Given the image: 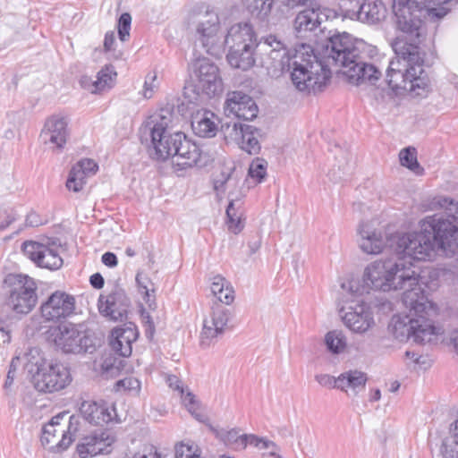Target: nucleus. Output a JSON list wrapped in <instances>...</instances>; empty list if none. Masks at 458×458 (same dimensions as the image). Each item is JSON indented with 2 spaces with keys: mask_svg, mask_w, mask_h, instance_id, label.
<instances>
[{
  "mask_svg": "<svg viewBox=\"0 0 458 458\" xmlns=\"http://www.w3.org/2000/svg\"><path fill=\"white\" fill-rule=\"evenodd\" d=\"M391 250L394 255L368 265L363 274L364 284L360 287L358 282H351L350 290L356 295L369 293V289L382 292L404 290L402 301L409 309V314L392 318L393 334L400 341L412 337L419 344L429 342L438 332L428 317V301L420 285L421 277L414 269L412 260L415 259L408 253Z\"/></svg>",
  "mask_w": 458,
  "mask_h": 458,
  "instance_id": "obj_1",
  "label": "nucleus"
},
{
  "mask_svg": "<svg viewBox=\"0 0 458 458\" xmlns=\"http://www.w3.org/2000/svg\"><path fill=\"white\" fill-rule=\"evenodd\" d=\"M445 212L428 216L420 222V230L410 233H396L384 242L381 234L362 222L358 228L360 247L368 254L380 253L384 246L405 252L416 260L431 259L437 253L445 257L458 254V203L440 197L436 202Z\"/></svg>",
  "mask_w": 458,
  "mask_h": 458,
  "instance_id": "obj_2",
  "label": "nucleus"
},
{
  "mask_svg": "<svg viewBox=\"0 0 458 458\" xmlns=\"http://www.w3.org/2000/svg\"><path fill=\"white\" fill-rule=\"evenodd\" d=\"M258 66L267 73L277 77L284 72H291L295 88L307 94H318L324 90L331 78V71L318 60L310 45L301 44L293 54L273 35L262 38L256 45Z\"/></svg>",
  "mask_w": 458,
  "mask_h": 458,
  "instance_id": "obj_3",
  "label": "nucleus"
},
{
  "mask_svg": "<svg viewBox=\"0 0 458 458\" xmlns=\"http://www.w3.org/2000/svg\"><path fill=\"white\" fill-rule=\"evenodd\" d=\"M395 58L389 62L386 69V82L388 87L399 93L403 89L414 96L425 98L432 90L431 80L424 70L434 63L426 57V53L416 43L397 38L393 43Z\"/></svg>",
  "mask_w": 458,
  "mask_h": 458,
  "instance_id": "obj_4",
  "label": "nucleus"
},
{
  "mask_svg": "<svg viewBox=\"0 0 458 458\" xmlns=\"http://www.w3.org/2000/svg\"><path fill=\"white\" fill-rule=\"evenodd\" d=\"M325 50L327 57L345 70L344 73L351 83L368 82L375 85L381 78V71L369 60L377 54L376 47L362 39H355L347 32H337L327 37Z\"/></svg>",
  "mask_w": 458,
  "mask_h": 458,
  "instance_id": "obj_5",
  "label": "nucleus"
},
{
  "mask_svg": "<svg viewBox=\"0 0 458 458\" xmlns=\"http://www.w3.org/2000/svg\"><path fill=\"white\" fill-rule=\"evenodd\" d=\"M196 21V45L199 44L208 55H220L224 45L231 49L245 44L256 47L259 43L252 26L248 22L232 25L222 41L218 36L220 21L216 13L207 10L204 13L197 15Z\"/></svg>",
  "mask_w": 458,
  "mask_h": 458,
  "instance_id": "obj_6",
  "label": "nucleus"
},
{
  "mask_svg": "<svg viewBox=\"0 0 458 458\" xmlns=\"http://www.w3.org/2000/svg\"><path fill=\"white\" fill-rule=\"evenodd\" d=\"M148 117L140 127L141 144L148 149L149 157L156 160H166L173 155L176 143L184 139V133L169 131L172 114L168 111Z\"/></svg>",
  "mask_w": 458,
  "mask_h": 458,
  "instance_id": "obj_7",
  "label": "nucleus"
},
{
  "mask_svg": "<svg viewBox=\"0 0 458 458\" xmlns=\"http://www.w3.org/2000/svg\"><path fill=\"white\" fill-rule=\"evenodd\" d=\"M392 7L396 29L418 46L425 33L426 18L437 21L446 15L445 9H431L417 0H393Z\"/></svg>",
  "mask_w": 458,
  "mask_h": 458,
  "instance_id": "obj_8",
  "label": "nucleus"
},
{
  "mask_svg": "<svg viewBox=\"0 0 458 458\" xmlns=\"http://www.w3.org/2000/svg\"><path fill=\"white\" fill-rule=\"evenodd\" d=\"M4 284L7 286L3 309L13 317L29 314L38 301L37 284L33 278L24 275H9Z\"/></svg>",
  "mask_w": 458,
  "mask_h": 458,
  "instance_id": "obj_9",
  "label": "nucleus"
},
{
  "mask_svg": "<svg viewBox=\"0 0 458 458\" xmlns=\"http://www.w3.org/2000/svg\"><path fill=\"white\" fill-rule=\"evenodd\" d=\"M55 344L65 353H92L97 347V338L83 325H61Z\"/></svg>",
  "mask_w": 458,
  "mask_h": 458,
  "instance_id": "obj_10",
  "label": "nucleus"
},
{
  "mask_svg": "<svg viewBox=\"0 0 458 458\" xmlns=\"http://www.w3.org/2000/svg\"><path fill=\"white\" fill-rule=\"evenodd\" d=\"M191 70L196 81L193 91L197 95L204 94L212 98L223 91V81L219 68L208 58H197L191 64Z\"/></svg>",
  "mask_w": 458,
  "mask_h": 458,
  "instance_id": "obj_11",
  "label": "nucleus"
},
{
  "mask_svg": "<svg viewBox=\"0 0 458 458\" xmlns=\"http://www.w3.org/2000/svg\"><path fill=\"white\" fill-rule=\"evenodd\" d=\"M60 246L59 239L47 238L41 242H24L21 245V250L38 267L55 270L60 268L63 265V259L58 251Z\"/></svg>",
  "mask_w": 458,
  "mask_h": 458,
  "instance_id": "obj_12",
  "label": "nucleus"
},
{
  "mask_svg": "<svg viewBox=\"0 0 458 458\" xmlns=\"http://www.w3.org/2000/svg\"><path fill=\"white\" fill-rule=\"evenodd\" d=\"M71 382L69 369L59 362H43L33 376L35 388L39 392L53 393L64 389Z\"/></svg>",
  "mask_w": 458,
  "mask_h": 458,
  "instance_id": "obj_13",
  "label": "nucleus"
},
{
  "mask_svg": "<svg viewBox=\"0 0 458 458\" xmlns=\"http://www.w3.org/2000/svg\"><path fill=\"white\" fill-rule=\"evenodd\" d=\"M233 316L231 309L214 302L211 306L209 316L203 320L200 345L204 348L208 347L214 339L223 335L229 328V322Z\"/></svg>",
  "mask_w": 458,
  "mask_h": 458,
  "instance_id": "obj_14",
  "label": "nucleus"
},
{
  "mask_svg": "<svg viewBox=\"0 0 458 458\" xmlns=\"http://www.w3.org/2000/svg\"><path fill=\"white\" fill-rule=\"evenodd\" d=\"M344 16L368 24H377L386 16V8L381 0H354L345 4Z\"/></svg>",
  "mask_w": 458,
  "mask_h": 458,
  "instance_id": "obj_15",
  "label": "nucleus"
},
{
  "mask_svg": "<svg viewBox=\"0 0 458 458\" xmlns=\"http://www.w3.org/2000/svg\"><path fill=\"white\" fill-rule=\"evenodd\" d=\"M75 298L62 291L53 293L40 306L42 317L47 321H59L72 315Z\"/></svg>",
  "mask_w": 458,
  "mask_h": 458,
  "instance_id": "obj_16",
  "label": "nucleus"
},
{
  "mask_svg": "<svg viewBox=\"0 0 458 458\" xmlns=\"http://www.w3.org/2000/svg\"><path fill=\"white\" fill-rule=\"evenodd\" d=\"M131 305L123 289L114 287L106 296L100 295L98 299V310L101 315L113 321H123L127 318L128 309Z\"/></svg>",
  "mask_w": 458,
  "mask_h": 458,
  "instance_id": "obj_17",
  "label": "nucleus"
},
{
  "mask_svg": "<svg viewBox=\"0 0 458 458\" xmlns=\"http://www.w3.org/2000/svg\"><path fill=\"white\" fill-rule=\"evenodd\" d=\"M224 109L226 116L233 115L245 121L256 118L259 113L253 98L242 91L228 92Z\"/></svg>",
  "mask_w": 458,
  "mask_h": 458,
  "instance_id": "obj_18",
  "label": "nucleus"
},
{
  "mask_svg": "<svg viewBox=\"0 0 458 458\" xmlns=\"http://www.w3.org/2000/svg\"><path fill=\"white\" fill-rule=\"evenodd\" d=\"M343 320L350 330L357 334H364L375 326L373 312L363 301L354 307H351Z\"/></svg>",
  "mask_w": 458,
  "mask_h": 458,
  "instance_id": "obj_19",
  "label": "nucleus"
},
{
  "mask_svg": "<svg viewBox=\"0 0 458 458\" xmlns=\"http://www.w3.org/2000/svg\"><path fill=\"white\" fill-rule=\"evenodd\" d=\"M44 144H52L62 149L67 140V123L64 118L56 115L49 117L40 133Z\"/></svg>",
  "mask_w": 458,
  "mask_h": 458,
  "instance_id": "obj_20",
  "label": "nucleus"
},
{
  "mask_svg": "<svg viewBox=\"0 0 458 458\" xmlns=\"http://www.w3.org/2000/svg\"><path fill=\"white\" fill-rule=\"evenodd\" d=\"M138 336L137 327L132 323L125 327L115 328L112 331L111 347L120 356L129 357L132 352L131 344L137 340Z\"/></svg>",
  "mask_w": 458,
  "mask_h": 458,
  "instance_id": "obj_21",
  "label": "nucleus"
},
{
  "mask_svg": "<svg viewBox=\"0 0 458 458\" xmlns=\"http://www.w3.org/2000/svg\"><path fill=\"white\" fill-rule=\"evenodd\" d=\"M226 59L232 67L248 71L258 65L257 47L245 44L240 47L228 49Z\"/></svg>",
  "mask_w": 458,
  "mask_h": 458,
  "instance_id": "obj_22",
  "label": "nucleus"
},
{
  "mask_svg": "<svg viewBox=\"0 0 458 458\" xmlns=\"http://www.w3.org/2000/svg\"><path fill=\"white\" fill-rule=\"evenodd\" d=\"M191 128L200 138H213L218 131V117L209 110H200L191 117Z\"/></svg>",
  "mask_w": 458,
  "mask_h": 458,
  "instance_id": "obj_23",
  "label": "nucleus"
},
{
  "mask_svg": "<svg viewBox=\"0 0 458 458\" xmlns=\"http://www.w3.org/2000/svg\"><path fill=\"white\" fill-rule=\"evenodd\" d=\"M112 441L113 439L106 432L94 434L84 437L83 442L78 445L77 451L81 458L108 454L110 452L108 447L111 445Z\"/></svg>",
  "mask_w": 458,
  "mask_h": 458,
  "instance_id": "obj_24",
  "label": "nucleus"
},
{
  "mask_svg": "<svg viewBox=\"0 0 458 458\" xmlns=\"http://www.w3.org/2000/svg\"><path fill=\"white\" fill-rule=\"evenodd\" d=\"M200 148L199 146L188 140L184 135V139H181L180 143H176L173 150L172 157L177 158V165L182 167L198 165L200 158Z\"/></svg>",
  "mask_w": 458,
  "mask_h": 458,
  "instance_id": "obj_25",
  "label": "nucleus"
},
{
  "mask_svg": "<svg viewBox=\"0 0 458 458\" xmlns=\"http://www.w3.org/2000/svg\"><path fill=\"white\" fill-rule=\"evenodd\" d=\"M80 411L88 422L96 426L112 420V415L108 409L103 405H98L96 402H83Z\"/></svg>",
  "mask_w": 458,
  "mask_h": 458,
  "instance_id": "obj_26",
  "label": "nucleus"
},
{
  "mask_svg": "<svg viewBox=\"0 0 458 458\" xmlns=\"http://www.w3.org/2000/svg\"><path fill=\"white\" fill-rule=\"evenodd\" d=\"M367 380L366 373L356 369L349 370L338 376L339 389L347 393V388H350L352 393L356 395L365 388Z\"/></svg>",
  "mask_w": 458,
  "mask_h": 458,
  "instance_id": "obj_27",
  "label": "nucleus"
},
{
  "mask_svg": "<svg viewBox=\"0 0 458 458\" xmlns=\"http://www.w3.org/2000/svg\"><path fill=\"white\" fill-rule=\"evenodd\" d=\"M317 22L318 16L312 7L300 12L293 21V28L297 37L303 38L307 32L315 30L317 29Z\"/></svg>",
  "mask_w": 458,
  "mask_h": 458,
  "instance_id": "obj_28",
  "label": "nucleus"
},
{
  "mask_svg": "<svg viewBox=\"0 0 458 458\" xmlns=\"http://www.w3.org/2000/svg\"><path fill=\"white\" fill-rule=\"evenodd\" d=\"M241 134V148L249 154H258L260 150V144L257 136L259 134V130L249 124H239Z\"/></svg>",
  "mask_w": 458,
  "mask_h": 458,
  "instance_id": "obj_29",
  "label": "nucleus"
},
{
  "mask_svg": "<svg viewBox=\"0 0 458 458\" xmlns=\"http://www.w3.org/2000/svg\"><path fill=\"white\" fill-rule=\"evenodd\" d=\"M229 199L230 201L226 208L227 226L232 233L237 234L244 227V223L238 214L242 202L241 199L233 198L232 193L229 194Z\"/></svg>",
  "mask_w": 458,
  "mask_h": 458,
  "instance_id": "obj_30",
  "label": "nucleus"
},
{
  "mask_svg": "<svg viewBox=\"0 0 458 458\" xmlns=\"http://www.w3.org/2000/svg\"><path fill=\"white\" fill-rule=\"evenodd\" d=\"M274 0H243V5L252 18L265 21L271 12Z\"/></svg>",
  "mask_w": 458,
  "mask_h": 458,
  "instance_id": "obj_31",
  "label": "nucleus"
},
{
  "mask_svg": "<svg viewBox=\"0 0 458 458\" xmlns=\"http://www.w3.org/2000/svg\"><path fill=\"white\" fill-rule=\"evenodd\" d=\"M443 458H458V420L450 426V434L442 443Z\"/></svg>",
  "mask_w": 458,
  "mask_h": 458,
  "instance_id": "obj_32",
  "label": "nucleus"
},
{
  "mask_svg": "<svg viewBox=\"0 0 458 458\" xmlns=\"http://www.w3.org/2000/svg\"><path fill=\"white\" fill-rule=\"evenodd\" d=\"M98 164L90 158H82L78 161L70 170L72 176L86 181V178L96 174L98 171Z\"/></svg>",
  "mask_w": 458,
  "mask_h": 458,
  "instance_id": "obj_33",
  "label": "nucleus"
},
{
  "mask_svg": "<svg viewBox=\"0 0 458 458\" xmlns=\"http://www.w3.org/2000/svg\"><path fill=\"white\" fill-rule=\"evenodd\" d=\"M399 158L403 166L407 167L417 175L423 174L424 169L418 162L417 151L415 148L408 147L402 149L399 154Z\"/></svg>",
  "mask_w": 458,
  "mask_h": 458,
  "instance_id": "obj_34",
  "label": "nucleus"
},
{
  "mask_svg": "<svg viewBox=\"0 0 458 458\" xmlns=\"http://www.w3.org/2000/svg\"><path fill=\"white\" fill-rule=\"evenodd\" d=\"M325 344L327 350L334 354L342 352L347 344L346 338L340 330L329 331L325 336Z\"/></svg>",
  "mask_w": 458,
  "mask_h": 458,
  "instance_id": "obj_35",
  "label": "nucleus"
},
{
  "mask_svg": "<svg viewBox=\"0 0 458 458\" xmlns=\"http://www.w3.org/2000/svg\"><path fill=\"white\" fill-rule=\"evenodd\" d=\"M216 437L225 445L232 447L233 449L242 450V448H240V440L242 439V435H239V431L237 429H218L216 430Z\"/></svg>",
  "mask_w": 458,
  "mask_h": 458,
  "instance_id": "obj_36",
  "label": "nucleus"
},
{
  "mask_svg": "<svg viewBox=\"0 0 458 458\" xmlns=\"http://www.w3.org/2000/svg\"><path fill=\"white\" fill-rule=\"evenodd\" d=\"M116 76L112 65H106L98 72L97 81L93 82L95 92L102 90L106 86L110 87L113 78Z\"/></svg>",
  "mask_w": 458,
  "mask_h": 458,
  "instance_id": "obj_37",
  "label": "nucleus"
},
{
  "mask_svg": "<svg viewBox=\"0 0 458 458\" xmlns=\"http://www.w3.org/2000/svg\"><path fill=\"white\" fill-rule=\"evenodd\" d=\"M267 162L262 158H256L251 162L249 167L248 174L261 182L267 175Z\"/></svg>",
  "mask_w": 458,
  "mask_h": 458,
  "instance_id": "obj_38",
  "label": "nucleus"
},
{
  "mask_svg": "<svg viewBox=\"0 0 458 458\" xmlns=\"http://www.w3.org/2000/svg\"><path fill=\"white\" fill-rule=\"evenodd\" d=\"M183 403L188 411L198 420L201 421L203 415L199 411L200 404L196 396L191 392H187L182 395Z\"/></svg>",
  "mask_w": 458,
  "mask_h": 458,
  "instance_id": "obj_39",
  "label": "nucleus"
},
{
  "mask_svg": "<svg viewBox=\"0 0 458 458\" xmlns=\"http://www.w3.org/2000/svg\"><path fill=\"white\" fill-rule=\"evenodd\" d=\"M131 23V14L129 13H122L117 24L118 37L121 41H126L128 39L130 36Z\"/></svg>",
  "mask_w": 458,
  "mask_h": 458,
  "instance_id": "obj_40",
  "label": "nucleus"
},
{
  "mask_svg": "<svg viewBox=\"0 0 458 458\" xmlns=\"http://www.w3.org/2000/svg\"><path fill=\"white\" fill-rule=\"evenodd\" d=\"M136 282L138 284V287L140 289V292L145 295V301L147 303H148L149 307L151 306L150 302V293L149 292L152 291L154 293V289H149L148 284H152L150 280L141 273H138L136 276Z\"/></svg>",
  "mask_w": 458,
  "mask_h": 458,
  "instance_id": "obj_41",
  "label": "nucleus"
},
{
  "mask_svg": "<svg viewBox=\"0 0 458 458\" xmlns=\"http://www.w3.org/2000/svg\"><path fill=\"white\" fill-rule=\"evenodd\" d=\"M217 303L230 305L234 301V291L233 286L228 284L215 297Z\"/></svg>",
  "mask_w": 458,
  "mask_h": 458,
  "instance_id": "obj_42",
  "label": "nucleus"
},
{
  "mask_svg": "<svg viewBox=\"0 0 458 458\" xmlns=\"http://www.w3.org/2000/svg\"><path fill=\"white\" fill-rule=\"evenodd\" d=\"M349 173V165L348 163H344L343 165H338L337 169L335 167L332 168L329 173L328 176L331 181L334 182H341L342 180H344L345 175H347Z\"/></svg>",
  "mask_w": 458,
  "mask_h": 458,
  "instance_id": "obj_43",
  "label": "nucleus"
},
{
  "mask_svg": "<svg viewBox=\"0 0 458 458\" xmlns=\"http://www.w3.org/2000/svg\"><path fill=\"white\" fill-rule=\"evenodd\" d=\"M233 169L221 171L220 174L214 179V188L216 191H223L225 185L232 179Z\"/></svg>",
  "mask_w": 458,
  "mask_h": 458,
  "instance_id": "obj_44",
  "label": "nucleus"
},
{
  "mask_svg": "<svg viewBox=\"0 0 458 458\" xmlns=\"http://www.w3.org/2000/svg\"><path fill=\"white\" fill-rule=\"evenodd\" d=\"M315 379L322 386L339 389L340 382L338 381V377H335L328 374H318L315 376Z\"/></svg>",
  "mask_w": 458,
  "mask_h": 458,
  "instance_id": "obj_45",
  "label": "nucleus"
},
{
  "mask_svg": "<svg viewBox=\"0 0 458 458\" xmlns=\"http://www.w3.org/2000/svg\"><path fill=\"white\" fill-rule=\"evenodd\" d=\"M14 220L15 213L13 208L0 209V230L6 228Z\"/></svg>",
  "mask_w": 458,
  "mask_h": 458,
  "instance_id": "obj_46",
  "label": "nucleus"
},
{
  "mask_svg": "<svg viewBox=\"0 0 458 458\" xmlns=\"http://www.w3.org/2000/svg\"><path fill=\"white\" fill-rule=\"evenodd\" d=\"M4 312H6V310H4L2 308V310L0 312V332L4 333L6 336V339L4 340V342H9L10 341V335H9V333H10V325H11V322H10V319H11V315L9 314H4Z\"/></svg>",
  "mask_w": 458,
  "mask_h": 458,
  "instance_id": "obj_47",
  "label": "nucleus"
},
{
  "mask_svg": "<svg viewBox=\"0 0 458 458\" xmlns=\"http://www.w3.org/2000/svg\"><path fill=\"white\" fill-rule=\"evenodd\" d=\"M19 363H20V359L18 357L12 359L10 365H9L6 380L4 385V389H8L13 385Z\"/></svg>",
  "mask_w": 458,
  "mask_h": 458,
  "instance_id": "obj_48",
  "label": "nucleus"
},
{
  "mask_svg": "<svg viewBox=\"0 0 458 458\" xmlns=\"http://www.w3.org/2000/svg\"><path fill=\"white\" fill-rule=\"evenodd\" d=\"M453 0H421L420 3L423 6H427L431 9H445L446 14L450 12V3Z\"/></svg>",
  "mask_w": 458,
  "mask_h": 458,
  "instance_id": "obj_49",
  "label": "nucleus"
},
{
  "mask_svg": "<svg viewBox=\"0 0 458 458\" xmlns=\"http://www.w3.org/2000/svg\"><path fill=\"white\" fill-rule=\"evenodd\" d=\"M116 386L119 389L123 387L125 390H139L140 383L138 379L133 377H125L116 382Z\"/></svg>",
  "mask_w": 458,
  "mask_h": 458,
  "instance_id": "obj_50",
  "label": "nucleus"
},
{
  "mask_svg": "<svg viewBox=\"0 0 458 458\" xmlns=\"http://www.w3.org/2000/svg\"><path fill=\"white\" fill-rule=\"evenodd\" d=\"M312 9L315 11L316 15L318 16L317 28L321 25L324 21H327L329 17H331L333 11L328 8H323L318 4H312Z\"/></svg>",
  "mask_w": 458,
  "mask_h": 458,
  "instance_id": "obj_51",
  "label": "nucleus"
},
{
  "mask_svg": "<svg viewBox=\"0 0 458 458\" xmlns=\"http://www.w3.org/2000/svg\"><path fill=\"white\" fill-rule=\"evenodd\" d=\"M261 442V437H259L256 435L252 434H243L242 439L240 440V448L242 450L245 449L248 445H253L255 447H259Z\"/></svg>",
  "mask_w": 458,
  "mask_h": 458,
  "instance_id": "obj_52",
  "label": "nucleus"
},
{
  "mask_svg": "<svg viewBox=\"0 0 458 458\" xmlns=\"http://www.w3.org/2000/svg\"><path fill=\"white\" fill-rule=\"evenodd\" d=\"M85 183L86 181H81V178H76L72 176L71 174H69L66 181V187L69 191H72L73 192H79L80 191L82 190Z\"/></svg>",
  "mask_w": 458,
  "mask_h": 458,
  "instance_id": "obj_53",
  "label": "nucleus"
},
{
  "mask_svg": "<svg viewBox=\"0 0 458 458\" xmlns=\"http://www.w3.org/2000/svg\"><path fill=\"white\" fill-rule=\"evenodd\" d=\"M56 428L53 424H46L42 428L41 442L43 445H48L53 442L52 438L55 437Z\"/></svg>",
  "mask_w": 458,
  "mask_h": 458,
  "instance_id": "obj_54",
  "label": "nucleus"
},
{
  "mask_svg": "<svg viewBox=\"0 0 458 458\" xmlns=\"http://www.w3.org/2000/svg\"><path fill=\"white\" fill-rule=\"evenodd\" d=\"M228 284V281L224 276L220 275L214 276L211 284V293L213 296L216 297Z\"/></svg>",
  "mask_w": 458,
  "mask_h": 458,
  "instance_id": "obj_55",
  "label": "nucleus"
},
{
  "mask_svg": "<svg viewBox=\"0 0 458 458\" xmlns=\"http://www.w3.org/2000/svg\"><path fill=\"white\" fill-rule=\"evenodd\" d=\"M175 458H201L199 454L192 453L191 447L181 445L175 448Z\"/></svg>",
  "mask_w": 458,
  "mask_h": 458,
  "instance_id": "obj_56",
  "label": "nucleus"
},
{
  "mask_svg": "<svg viewBox=\"0 0 458 458\" xmlns=\"http://www.w3.org/2000/svg\"><path fill=\"white\" fill-rule=\"evenodd\" d=\"M43 221L38 214L36 212H30L26 216V225L36 227L41 225Z\"/></svg>",
  "mask_w": 458,
  "mask_h": 458,
  "instance_id": "obj_57",
  "label": "nucleus"
},
{
  "mask_svg": "<svg viewBox=\"0 0 458 458\" xmlns=\"http://www.w3.org/2000/svg\"><path fill=\"white\" fill-rule=\"evenodd\" d=\"M259 448L260 450H270L269 451V454L271 456H275L276 455V450H277V446H276V445L273 441L265 439L263 437H261V442H260V445H259Z\"/></svg>",
  "mask_w": 458,
  "mask_h": 458,
  "instance_id": "obj_58",
  "label": "nucleus"
},
{
  "mask_svg": "<svg viewBox=\"0 0 458 458\" xmlns=\"http://www.w3.org/2000/svg\"><path fill=\"white\" fill-rule=\"evenodd\" d=\"M102 262L109 267H114L117 265V257L114 253L107 251L102 256Z\"/></svg>",
  "mask_w": 458,
  "mask_h": 458,
  "instance_id": "obj_59",
  "label": "nucleus"
},
{
  "mask_svg": "<svg viewBox=\"0 0 458 458\" xmlns=\"http://www.w3.org/2000/svg\"><path fill=\"white\" fill-rule=\"evenodd\" d=\"M61 433H62V438L61 440H59L56 445H55V447L58 449V450H65L67 449L70 445L72 444V439L71 437H68L64 434V430L62 429L61 430Z\"/></svg>",
  "mask_w": 458,
  "mask_h": 458,
  "instance_id": "obj_60",
  "label": "nucleus"
},
{
  "mask_svg": "<svg viewBox=\"0 0 458 458\" xmlns=\"http://www.w3.org/2000/svg\"><path fill=\"white\" fill-rule=\"evenodd\" d=\"M89 283L95 289H101L104 286L105 281L99 273H95L89 277Z\"/></svg>",
  "mask_w": 458,
  "mask_h": 458,
  "instance_id": "obj_61",
  "label": "nucleus"
},
{
  "mask_svg": "<svg viewBox=\"0 0 458 458\" xmlns=\"http://www.w3.org/2000/svg\"><path fill=\"white\" fill-rule=\"evenodd\" d=\"M115 41L114 33L113 31L106 32L104 39V49L106 52L111 51Z\"/></svg>",
  "mask_w": 458,
  "mask_h": 458,
  "instance_id": "obj_62",
  "label": "nucleus"
},
{
  "mask_svg": "<svg viewBox=\"0 0 458 458\" xmlns=\"http://www.w3.org/2000/svg\"><path fill=\"white\" fill-rule=\"evenodd\" d=\"M131 458H162V456L157 450L149 448L148 453H137Z\"/></svg>",
  "mask_w": 458,
  "mask_h": 458,
  "instance_id": "obj_63",
  "label": "nucleus"
},
{
  "mask_svg": "<svg viewBox=\"0 0 458 458\" xmlns=\"http://www.w3.org/2000/svg\"><path fill=\"white\" fill-rule=\"evenodd\" d=\"M311 0H283V4L288 8L307 5Z\"/></svg>",
  "mask_w": 458,
  "mask_h": 458,
  "instance_id": "obj_64",
  "label": "nucleus"
}]
</instances>
